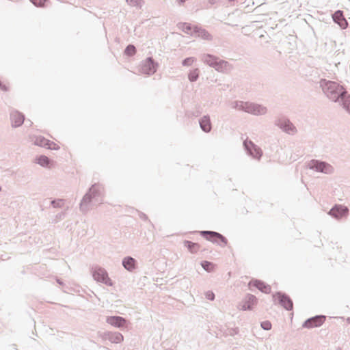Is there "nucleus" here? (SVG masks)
<instances>
[{"mask_svg":"<svg viewBox=\"0 0 350 350\" xmlns=\"http://www.w3.org/2000/svg\"><path fill=\"white\" fill-rule=\"evenodd\" d=\"M319 85L325 95L332 101L341 103L342 107L350 113V95L343 85L336 81L321 79Z\"/></svg>","mask_w":350,"mask_h":350,"instance_id":"nucleus-1","label":"nucleus"},{"mask_svg":"<svg viewBox=\"0 0 350 350\" xmlns=\"http://www.w3.org/2000/svg\"><path fill=\"white\" fill-rule=\"evenodd\" d=\"M104 187L100 183L93 184L83 196L80 202V211L87 213L92 203L101 204L103 201Z\"/></svg>","mask_w":350,"mask_h":350,"instance_id":"nucleus-2","label":"nucleus"},{"mask_svg":"<svg viewBox=\"0 0 350 350\" xmlns=\"http://www.w3.org/2000/svg\"><path fill=\"white\" fill-rule=\"evenodd\" d=\"M233 107L254 116L264 115L267 112L266 107L250 102L235 101Z\"/></svg>","mask_w":350,"mask_h":350,"instance_id":"nucleus-3","label":"nucleus"},{"mask_svg":"<svg viewBox=\"0 0 350 350\" xmlns=\"http://www.w3.org/2000/svg\"><path fill=\"white\" fill-rule=\"evenodd\" d=\"M197 232H198L206 240L211 241L213 243L217 244L221 247H224L228 245V239L226 237L219 232L212 230H201L198 232H193V233Z\"/></svg>","mask_w":350,"mask_h":350,"instance_id":"nucleus-4","label":"nucleus"},{"mask_svg":"<svg viewBox=\"0 0 350 350\" xmlns=\"http://www.w3.org/2000/svg\"><path fill=\"white\" fill-rule=\"evenodd\" d=\"M307 168L325 174H332L334 172V168L332 165L326 161L318 159L310 160L307 163Z\"/></svg>","mask_w":350,"mask_h":350,"instance_id":"nucleus-5","label":"nucleus"},{"mask_svg":"<svg viewBox=\"0 0 350 350\" xmlns=\"http://www.w3.org/2000/svg\"><path fill=\"white\" fill-rule=\"evenodd\" d=\"M91 273L94 279L108 286H112L113 283L108 275L107 271L103 267L96 265L92 267Z\"/></svg>","mask_w":350,"mask_h":350,"instance_id":"nucleus-6","label":"nucleus"},{"mask_svg":"<svg viewBox=\"0 0 350 350\" xmlns=\"http://www.w3.org/2000/svg\"><path fill=\"white\" fill-rule=\"evenodd\" d=\"M274 301L276 300L279 305L286 310L291 311L293 309V302L292 299L285 293L278 291L273 295Z\"/></svg>","mask_w":350,"mask_h":350,"instance_id":"nucleus-7","label":"nucleus"},{"mask_svg":"<svg viewBox=\"0 0 350 350\" xmlns=\"http://www.w3.org/2000/svg\"><path fill=\"white\" fill-rule=\"evenodd\" d=\"M158 68V63L154 61L152 57H148L142 64L139 70L142 74L146 75H154Z\"/></svg>","mask_w":350,"mask_h":350,"instance_id":"nucleus-8","label":"nucleus"},{"mask_svg":"<svg viewBox=\"0 0 350 350\" xmlns=\"http://www.w3.org/2000/svg\"><path fill=\"white\" fill-rule=\"evenodd\" d=\"M243 145L248 155L258 160L260 159L262 155V151L260 148L256 145L253 142L245 139L243 142Z\"/></svg>","mask_w":350,"mask_h":350,"instance_id":"nucleus-9","label":"nucleus"},{"mask_svg":"<svg viewBox=\"0 0 350 350\" xmlns=\"http://www.w3.org/2000/svg\"><path fill=\"white\" fill-rule=\"evenodd\" d=\"M326 317L324 315H315L307 319L302 324V327L312 329L320 327L325 321Z\"/></svg>","mask_w":350,"mask_h":350,"instance_id":"nucleus-10","label":"nucleus"},{"mask_svg":"<svg viewBox=\"0 0 350 350\" xmlns=\"http://www.w3.org/2000/svg\"><path fill=\"white\" fill-rule=\"evenodd\" d=\"M348 213L349 208L341 204H335L328 212V215L336 219L347 217Z\"/></svg>","mask_w":350,"mask_h":350,"instance_id":"nucleus-11","label":"nucleus"},{"mask_svg":"<svg viewBox=\"0 0 350 350\" xmlns=\"http://www.w3.org/2000/svg\"><path fill=\"white\" fill-rule=\"evenodd\" d=\"M106 322L119 329L126 328L129 323L126 319L120 316H108L106 317Z\"/></svg>","mask_w":350,"mask_h":350,"instance_id":"nucleus-12","label":"nucleus"},{"mask_svg":"<svg viewBox=\"0 0 350 350\" xmlns=\"http://www.w3.org/2000/svg\"><path fill=\"white\" fill-rule=\"evenodd\" d=\"M257 302L258 299L255 295L252 294H247L241 303L239 304V308L243 311L252 310Z\"/></svg>","mask_w":350,"mask_h":350,"instance_id":"nucleus-13","label":"nucleus"},{"mask_svg":"<svg viewBox=\"0 0 350 350\" xmlns=\"http://www.w3.org/2000/svg\"><path fill=\"white\" fill-rule=\"evenodd\" d=\"M99 336L103 340H108L112 343L118 344L120 343L124 340V336L120 332H105L99 334Z\"/></svg>","mask_w":350,"mask_h":350,"instance_id":"nucleus-14","label":"nucleus"},{"mask_svg":"<svg viewBox=\"0 0 350 350\" xmlns=\"http://www.w3.org/2000/svg\"><path fill=\"white\" fill-rule=\"evenodd\" d=\"M275 125L288 133H293L296 131L295 126L286 118H279L276 120L275 121Z\"/></svg>","mask_w":350,"mask_h":350,"instance_id":"nucleus-15","label":"nucleus"},{"mask_svg":"<svg viewBox=\"0 0 350 350\" xmlns=\"http://www.w3.org/2000/svg\"><path fill=\"white\" fill-rule=\"evenodd\" d=\"M249 287L251 291H252V287H254L257 289H258L262 293L269 294L271 293V286L264 282L262 280H258V279H252L249 282Z\"/></svg>","mask_w":350,"mask_h":350,"instance_id":"nucleus-16","label":"nucleus"},{"mask_svg":"<svg viewBox=\"0 0 350 350\" xmlns=\"http://www.w3.org/2000/svg\"><path fill=\"white\" fill-rule=\"evenodd\" d=\"M35 144L36 146L44 147L50 150H57L60 148V147L57 144L42 136L38 137L36 139Z\"/></svg>","mask_w":350,"mask_h":350,"instance_id":"nucleus-17","label":"nucleus"},{"mask_svg":"<svg viewBox=\"0 0 350 350\" xmlns=\"http://www.w3.org/2000/svg\"><path fill=\"white\" fill-rule=\"evenodd\" d=\"M191 36L196 38H200L204 40L211 41L213 39V36L205 29L194 25L193 31H192Z\"/></svg>","mask_w":350,"mask_h":350,"instance_id":"nucleus-18","label":"nucleus"},{"mask_svg":"<svg viewBox=\"0 0 350 350\" xmlns=\"http://www.w3.org/2000/svg\"><path fill=\"white\" fill-rule=\"evenodd\" d=\"M332 19L334 22L338 24L342 29H345L348 27V22L343 15L342 10H336L332 14Z\"/></svg>","mask_w":350,"mask_h":350,"instance_id":"nucleus-19","label":"nucleus"},{"mask_svg":"<svg viewBox=\"0 0 350 350\" xmlns=\"http://www.w3.org/2000/svg\"><path fill=\"white\" fill-rule=\"evenodd\" d=\"M10 119L12 127H18L23 124L25 116L18 111H13L10 113Z\"/></svg>","mask_w":350,"mask_h":350,"instance_id":"nucleus-20","label":"nucleus"},{"mask_svg":"<svg viewBox=\"0 0 350 350\" xmlns=\"http://www.w3.org/2000/svg\"><path fill=\"white\" fill-rule=\"evenodd\" d=\"M199 124L200 129L206 133H210L212 130V123L208 115L203 116L199 120Z\"/></svg>","mask_w":350,"mask_h":350,"instance_id":"nucleus-21","label":"nucleus"},{"mask_svg":"<svg viewBox=\"0 0 350 350\" xmlns=\"http://www.w3.org/2000/svg\"><path fill=\"white\" fill-rule=\"evenodd\" d=\"M122 266L129 271H133L137 267V260L131 256H126L122 259Z\"/></svg>","mask_w":350,"mask_h":350,"instance_id":"nucleus-22","label":"nucleus"},{"mask_svg":"<svg viewBox=\"0 0 350 350\" xmlns=\"http://www.w3.org/2000/svg\"><path fill=\"white\" fill-rule=\"evenodd\" d=\"M35 162L44 167H51L53 161L45 155H40L36 157Z\"/></svg>","mask_w":350,"mask_h":350,"instance_id":"nucleus-23","label":"nucleus"},{"mask_svg":"<svg viewBox=\"0 0 350 350\" xmlns=\"http://www.w3.org/2000/svg\"><path fill=\"white\" fill-rule=\"evenodd\" d=\"M218 57L211 55V54H204L202 55V61L208 65L209 66L213 68L218 60Z\"/></svg>","mask_w":350,"mask_h":350,"instance_id":"nucleus-24","label":"nucleus"},{"mask_svg":"<svg viewBox=\"0 0 350 350\" xmlns=\"http://www.w3.org/2000/svg\"><path fill=\"white\" fill-rule=\"evenodd\" d=\"M184 246L187 248V250L192 254L197 253L200 248V245L198 243H194L191 241L185 240L183 242Z\"/></svg>","mask_w":350,"mask_h":350,"instance_id":"nucleus-25","label":"nucleus"},{"mask_svg":"<svg viewBox=\"0 0 350 350\" xmlns=\"http://www.w3.org/2000/svg\"><path fill=\"white\" fill-rule=\"evenodd\" d=\"M179 29L182 30L184 33L191 36L192 31H193L194 25L188 23H179L177 25Z\"/></svg>","mask_w":350,"mask_h":350,"instance_id":"nucleus-26","label":"nucleus"},{"mask_svg":"<svg viewBox=\"0 0 350 350\" xmlns=\"http://www.w3.org/2000/svg\"><path fill=\"white\" fill-rule=\"evenodd\" d=\"M228 65H229V64L228 62L223 60V59H218V60L217 61V63L215 64V65L213 68L217 71L224 72L226 70L227 66Z\"/></svg>","mask_w":350,"mask_h":350,"instance_id":"nucleus-27","label":"nucleus"},{"mask_svg":"<svg viewBox=\"0 0 350 350\" xmlns=\"http://www.w3.org/2000/svg\"><path fill=\"white\" fill-rule=\"evenodd\" d=\"M200 75V70L199 68H196L192 70H190L188 73V79L190 82H195L196 81Z\"/></svg>","mask_w":350,"mask_h":350,"instance_id":"nucleus-28","label":"nucleus"},{"mask_svg":"<svg viewBox=\"0 0 350 350\" xmlns=\"http://www.w3.org/2000/svg\"><path fill=\"white\" fill-rule=\"evenodd\" d=\"M136 52L137 49L135 46L131 44L127 45L124 51V55L129 57L133 56L136 53Z\"/></svg>","mask_w":350,"mask_h":350,"instance_id":"nucleus-29","label":"nucleus"},{"mask_svg":"<svg viewBox=\"0 0 350 350\" xmlns=\"http://www.w3.org/2000/svg\"><path fill=\"white\" fill-rule=\"evenodd\" d=\"M200 265L202 267V268L207 272H211L212 271H213L215 267V265L212 262L207 260H202Z\"/></svg>","mask_w":350,"mask_h":350,"instance_id":"nucleus-30","label":"nucleus"},{"mask_svg":"<svg viewBox=\"0 0 350 350\" xmlns=\"http://www.w3.org/2000/svg\"><path fill=\"white\" fill-rule=\"evenodd\" d=\"M126 2L131 6L139 8H141L144 3V0H126Z\"/></svg>","mask_w":350,"mask_h":350,"instance_id":"nucleus-31","label":"nucleus"},{"mask_svg":"<svg viewBox=\"0 0 350 350\" xmlns=\"http://www.w3.org/2000/svg\"><path fill=\"white\" fill-rule=\"evenodd\" d=\"M64 202V199L57 198L51 200L50 204L54 208H62L63 206Z\"/></svg>","mask_w":350,"mask_h":350,"instance_id":"nucleus-32","label":"nucleus"},{"mask_svg":"<svg viewBox=\"0 0 350 350\" xmlns=\"http://www.w3.org/2000/svg\"><path fill=\"white\" fill-rule=\"evenodd\" d=\"M196 61V58L194 57H189L187 58H185L182 61V65L183 66H191Z\"/></svg>","mask_w":350,"mask_h":350,"instance_id":"nucleus-33","label":"nucleus"},{"mask_svg":"<svg viewBox=\"0 0 350 350\" xmlns=\"http://www.w3.org/2000/svg\"><path fill=\"white\" fill-rule=\"evenodd\" d=\"M261 327L266 331H269L271 329V323L269 321H265L260 323Z\"/></svg>","mask_w":350,"mask_h":350,"instance_id":"nucleus-34","label":"nucleus"},{"mask_svg":"<svg viewBox=\"0 0 350 350\" xmlns=\"http://www.w3.org/2000/svg\"><path fill=\"white\" fill-rule=\"evenodd\" d=\"M36 7H44L47 0H29Z\"/></svg>","mask_w":350,"mask_h":350,"instance_id":"nucleus-35","label":"nucleus"},{"mask_svg":"<svg viewBox=\"0 0 350 350\" xmlns=\"http://www.w3.org/2000/svg\"><path fill=\"white\" fill-rule=\"evenodd\" d=\"M65 215L66 213L64 211L57 213L55 216V221L57 222L58 221L63 219L65 217Z\"/></svg>","mask_w":350,"mask_h":350,"instance_id":"nucleus-36","label":"nucleus"},{"mask_svg":"<svg viewBox=\"0 0 350 350\" xmlns=\"http://www.w3.org/2000/svg\"><path fill=\"white\" fill-rule=\"evenodd\" d=\"M206 298L210 301L215 299V294L212 291H207L206 293Z\"/></svg>","mask_w":350,"mask_h":350,"instance_id":"nucleus-37","label":"nucleus"},{"mask_svg":"<svg viewBox=\"0 0 350 350\" xmlns=\"http://www.w3.org/2000/svg\"><path fill=\"white\" fill-rule=\"evenodd\" d=\"M136 211L138 213L140 219H142L144 221H148V217L145 213H144L143 212H140L137 210H136Z\"/></svg>","mask_w":350,"mask_h":350,"instance_id":"nucleus-38","label":"nucleus"},{"mask_svg":"<svg viewBox=\"0 0 350 350\" xmlns=\"http://www.w3.org/2000/svg\"><path fill=\"white\" fill-rule=\"evenodd\" d=\"M217 2V0H208L206 8H210L212 5L215 4Z\"/></svg>","mask_w":350,"mask_h":350,"instance_id":"nucleus-39","label":"nucleus"},{"mask_svg":"<svg viewBox=\"0 0 350 350\" xmlns=\"http://www.w3.org/2000/svg\"><path fill=\"white\" fill-rule=\"evenodd\" d=\"M0 90L4 92L8 90V88L0 81Z\"/></svg>","mask_w":350,"mask_h":350,"instance_id":"nucleus-40","label":"nucleus"},{"mask_svg":"<svg viewBox=\"0 0 350 350\" xmlns=\"http://www.w3.org/2000/svg\"><path fill=\"white\" fill-rule=\"evenodd\" d=\"M56 281L59 285L64 286V282L59 278H56Z\"/></svg>","mask_w":350,"mask_h":350,"instance_id":"nucleus-41","label":"nucleus"},{"mask_svg":"<svg viewBox=\"0 0 350 350\" xmlns=\"http://www.w3.org/2000/svg\"><path fill=\"white\" fill-rule=\"evenodd\" d=\"M347 321L350 324V317L347 319Z\"/></svg>","mask_w":350,"mask_h":350,"instance_id":"nucleus-42","label":"nucleus"},{"mask_svg":"<svg viewBox=\"0 0 350 350\" xmlns=\"http://www.w3.org/2000/svg\"><path fill=\"white\" fill-rule=\"evenodd\" d=\"M230 3H233L234 1V0H228Z\"/></svg>","mask_w":350,"mask_h":350,"instance_id":"nucleus-43","label":"nucleus"},{"mask_svg":"<svg viewBox=\"0 0 350 350\" xmlns=\"http://www.w3.org/2000/svg\"><path fill=\"white\" fill-rule=\"evenodd\" d=\"M338 350H341V349L339 348Z\"/></svg>","mask_w":350,"mask_h":350,"instance_id":"nucleus-44","label":"nucleus"}]
</instances>
